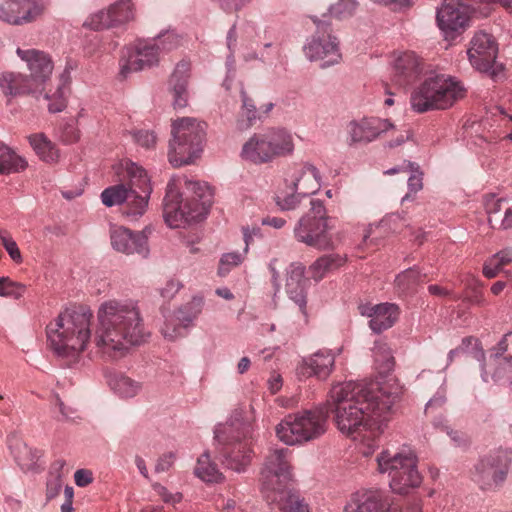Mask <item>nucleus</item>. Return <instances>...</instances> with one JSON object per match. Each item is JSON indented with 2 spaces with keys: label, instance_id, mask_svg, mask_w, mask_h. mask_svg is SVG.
Listing matches in <instances>:
<instances>
[{
  "label": "nucleus",
  "instance_id": "1",
  "mask_svg": "<svg viewBox=\"0 0 512 512\" xmlns=\"http://www.w3.org/2000/svg\"><path fill=\"white\" fill-rule=\"evenodd\" d=\"M96 318L92 342L104 357H122L150 336L134 300H107L99 306ZM46 335L51 351L67 363H74L91 338L90 317L85 313H60L47 325Z\"/></svg>",
  "mask_w": 512,
  "mask_h": 512
},
{
  "label": "nucleus",
  "instance_id": "2",
  "mask_svg": "<svg viewBox=\"0 0 512 512\" xmlns=\"http://www.w3.org/2000/svg\"><path fill=\"white\" fill-rule=\"evenodd\" d=\"M397 397L376 383L348 381L331 388L327 405L339 431L358 442L359 452L368 457L379 446Z\"/></svg>",
  "mask_w": 512,
  "mask_h": 512
},
{
  "label": "nucleus",
  "instance_id": "3",
  "mask_svg": "<svg viewBox=\"0 0 512 512\" xmlns=\"http://www.w3.org/2000/svg\"><path fill=\"white\" fill-rule=\"evenodd\" d=\"M212 205V191L206 183L172 176L163 199V217L171 228L201 221Z\"/></svg>",
  "mask_w": 512,
  "mask_h": 512
},
{
  "label": "nucleus",
  "instance_id": "4",
  "mask_svg": "<svg viewBox=\"0 0 512 512\" xmlns=\"http://www.w3.org/2000/svg\"><path fill=\"white\" fill-rule=\"evenodd\" d=\"M287 448L270 450L261 470V490L268 502L276 503L281 512H310L308 505L288 489L293 474Z\"/></svg>",
  "mask_w": 512,
  "mask_h": 512
},
{
  "label": "nucleus",
  "instance_id": "5",
  "mask_svg": "<svg viewBox=\"0 0 512 512\" xmlns=\"http://www.w3.org/2000/svg\"><path fill=\"white\" fill-rule=\"evenodd\" d=\"M126 172L128 182L104 189L101 201L107 207L124 204L123 215L136 220L147 211L153 188L147 172L137 164H129Z\"/></svg>",
  "mask_w": 512,
  "mask_h": 512
},
{
  "label": "nucleus",
  "instance_id": "6",
  "mask_svg": "<svg viewBox=\"0 0 512 512\" xmlns=\"http://www.w3.org/2000/svg\"><path fill=\"white\" fill-rule=\"evenodd\" d=\"M465 89L454 78L445 74L431 75L412 93L414 111L444 110L463 98Z\"/></svg>",
  "mask_w": 512,
  "mask_h": 512
},
{
  "label": "nucleus",
  "instance_id": "7",
  "mask_svg": "<svg viewBox=\"0 0 512 512\" xmlns=\"http://www.w3.org/2000/svg\"><path fill=\"white\" fill-rule=\"evenodd\" d=\"M249 425L239 419L218 424L214 430L215 440L224 445L222 463L228 469L241 473L250 465L253 451L247 439Z\"/></svg>",
  "mask_w": 512,
  "mask_h": 512
},
{
  "label": "nucleus",
  "instance_id": "8",
  "mask_svg": "<svg viewBox=\"0 0 512 512\" xmlns=\"http://www.w3.org/2000/svg\"><path fill=\"white\" fill-rule=\"evenodd\" d=\"M378 471L387 474L394 493L408 494L420 486L422 477L417 469V457L411 449L382 451L376 458Z\"/></svg>",
  "mask_w": 512,
  "mask_h": 512
},
{
  "label": "nucleus",
  "instance_id": "9",
  "mask_svg": "<svg viewBox=\"0 0 512 512\" xmlns=\"http://www.w3.org/2000/svg\"><path fill=\"white\" fill-rule=\"evenodd\" d=\"M204 137V123L190 117L174 120L168 152L170 164L173 167L191 164L202 152Z\"/></svg>",
  "mask_w": 512,
  "mask_h": 512
},
{
  "label": "nucleus",
  "instance_id": "10",
  "mask_svg": "<svg viewBox=\"0 0 512 512\" xmlns=\"http://www.w3.org/2000/svg\"><path fill=\"white\" fill-rule=\"evenodd\" d=\"M327 419L328 410L323 408L289 414L276 426V435L286 445L309 442L326 432Z\"/></svg>",
  "mask_w": 512,
  "mask_h": 512
},
{
  "label": "nucleus",
  "instance_id": "11",
  "mask_svg": "<svg viewBox=\"0 0 512 512\" xmlns=\"http://www.w3.org/2000/svg\"><path fill=\"white\" fill-rule=\"evenodd\" d=\"M328 215L323 202L310 200V209L296 223L293 233L298 242L318 250L333 249V241L328 234Z\"/></svg>",
  "mask_w": 512,
  "mask_h": 512
},
{
  "label": "nucleus",
  "instance_id": "12",
  "mask_svg": "<svg viewBox=\"0 0 512 512\" xmlns=\"http://www.w3.org/2000/svg\"><path fill=\"white\" fill-rule=\"evenodd\" d=\"M316 24V32L304 46V53L308 60H324L322 67H328L338 63L341 59L339 52V42L331 34L330 24L321 21L316 17L312 18Z\"/></svg>",
  "mask_w": 512,
  "mask_h": 512
},
{
  "label": "nucleus",
  "instance_id": "13",
  "mask_svg": "<svg viewBox=\"0 0 512 512\" xmlns=\"http://www.w3.org/2000/svg\"><path fill=\"white\" fill-rule=\"evenodd\" d=\"M132 0H118L88 16L83 26L94 31L124 29L135 20Z\"/></svg>",
  "mask_w": 512,
  "mask_h": 512
},
{
  "label": "nucleus",
  "instance_id": "14",
  "mask_svg": "<svg viewBox=\"0 0 512 512\" xmlns=\"http://www.w3.org/2000/svg\"><path fill=\"white\" fill-rule=\"evenodd\" d=\"M48 11L46 0H3L0 21L11 26H25L44 18Z\"/></svg>",
  "mask_w": 512,
  "mask_h": 512
},
{
  "label": "nucleus",
  "instance_id": "15",
  "mask_svg": "<svg viewBox=\"0 0 512 512\" xmlns=\"http://www.w3.org/2000/svg\"><path fill=\"white\" fill-rule=\"evenodd\" d=\"M160 61L157 44L152 40H138L121 51L120 74L123 77L157 66Z\"/></svg>",
  "mask_w": 512,
  "mask_h": 512
},
{
  "label": "nucleus",
  "instance_id": "16",
  "mask_svg": "<svg viewBox=\"0 0 512 512\" xmlns=\"http://www.w3.org/2000/svg\"><path fill=\"white\" fill-rule=\"evenodd\" d=\"M509 463L500 455L481 459L475 466L473 481L483 491L499 489L507 478Z\"/></svg>",
  "mask_w": 512,
  "mask_h": 512
},
{
  "label": "nucleus",
  "instance_id": "17",
  "mask_svg": "<svg viewBox=\"0 0 512 512\" xmlns=\"http://www.w3.org/2000/svg\"><path fill=\"white\" fill-rule=\"evenodd\" d=\"M470 64L478 71L496 76L494 65L496 62L498 47L492 35L478 32L470 41L467 51Z\"/></svg>",
  "mask_w": 512,
  "mask_h": 512
},
{
  "label": "nucleus",
  "instance_id": "18",
  "mask_svg": "<svg viewBox=\"0 0 512 512\" xmlns=\"http://www.w3.org/2000/svg\"><path fill=\"white\" fill-rule=\"evenodd\" d=\"M349 145L368 144L389 132H395L396 127L389 119L379 117H363L352 120L348 124Z\"/></svg>",
  "mask_w": 512,
  "mask_h": 512
},
{
  "label": "nucleus",
  "instance_id": "19",
  "mask_svg": "<svg viewBox=\"0 0 512 512\" xmlns=\"http://www.w3.org/2000/svg\"><path fill=\"white\" fill-rule=\"evenodd\" d=\"M21 60L27 63L30 74L29 80L42 93L45 89V83L50 78L53 71V62L51 57L44 51L36 49H21L16 51Z\"/></svg>",
  "mask_w": 512,
  "mask_h": 512
},
{
  "label": "nucleus",
  "instance_id": "20",
  "mask_svg": "<svg viewBox=\"0 0 512 512\" xmlns=\"http://www.w3.org/2000/svg\"><path fill=\"white\" fill-rule=\"evenodd\" d=\"M436 18L446 39H454L456 33L463 30L469 20L465 7L458 0H444Z\"/></svg>",
  "mask_w": 512,
  "mask_h": 512
},
{
  "label": "nucleus",
  "instance_id": "21",
  "mask_svg": "<svg viewBox=\"0 0 512 512\" xmlns=\"http://www.w3.org/2000/svg\"><path fill=\"white\" fill-rule=\"evenodd\" d=\"M474 357L481 363V379L485 383L499 384L512 381V358H489L485 361V353L479 343H476Z\"/></svg>",
  "mask_w": 512,
  "mask_h": 512
},
{
  "label": "nucleus",
  "instance_id": "22",
  "mask_svg": "<svg viewBox=\"0 0 512 512\" xmlns=\"http://www.w3.org/2000/svg\"><path fill=\"white\" fill-rule=\"evenodd\" d=\"M360 314L370 318L369 327L375 333H381L391 328L397 321L400 310L394 303L376 305L364 304L359 307Z\"/></svg>",
  "mask_w": 512,
  "mask_h": 512
},
{
  "label": "nucleus",
  "instance_id": "23",
  "mask_svg": "<svg viewBox=\"0 0 512 512\" xmlns=\"http://www.w3.org/2000/svg\"><path fill=\"white\" fill-rule=\"evenodd\" d=\"M334 364V353L329 349H320L302 359L297 367V373L302 377L314 376L320 380H325L333 371Z\"/></svg>",
  "mask_w": 512,
  "mask_h": 512
},
{
  "label": "nucleus",
  "instance_id": "24",
  "mask_svg": "<svg viewBox=\"0 0 512 512\" xmlns=\"http://www.w3.org/2000/svg\"><path fill=\"white\" fill-rule=\"evenodd\" d=\"M305 267L300 262H293L287 271L286 292L289 298L298 305L301 313L307 317L308 279L304 275Z\"/></svg>",
  "mask_w": 512,
  "mask_h": 512
},
{
  "label": "nucleus",
  "instance_id": "25",
  "mask_svg": "<svg viewBox=\"0 0 512 512\" xmlns=\"http://www.w3.org/2000/svg\"><path fill=\"white\" fill-rule=\"evenodd\" d=\"M111 244L113 248L124 254H147V237L142 232L134 233L124 227L111 230Z\"/></svg>",
  "mask_w": 512,
  "mask_h": 512
},
{
  "label": "nucleus",
  "instance_id": "26",
  "mask_svg": "<svg viewBox=\"0 0 512 512\" xmlns=\"http://www.w3.org/2000/svg\"><path fill=\"white\" fill-rule=\"evenodd\" d=\"M386 501L379 490L357 491L351 495L344 512H383Z\"/></svg>",
  "mask_w": 512,
  "mask_h": 512
},
{
  "label": "nucleus",
  "instance_id": "27",
  "mask_svg": "<svg viewBox=\"0 0 512 512\" xmlns=\"http://www.w3.org/2000/svg\"><path fill=\"white\" fill-rule=\"evenodd\" d=\"M191 65L189 61L181 60L177 63L169 80V89L173 95L174 108H184L188 103V80Z\"/></svg>",
  "mask_w": 512,
  "mask_h": 512
},
{
  "label": "nucleus",
  "instance_id": "28",
  "mask_svg": "<svg viewBox=\"0 0 512 512\" xmlns=\"http://www.w3.org/2000/svg\"><path fill=\"white\" fill-rule=\"evenodd\" d=\"M0 89L6 97L10 98L29 94L37 97L41 94L27 75L17 72L1 73Z\"/></svg>",
  "mask_w": 512,
  "mask_h": 512
},
{
  "label": "nucleus",
  "instance_id": "29",
  "mask_svg": "<svg viewBox=\"0 0 512 512\" xmlns=\"http://www.w3.org/2000/svg\"><path fill=\"white\" fill-rule=\"evenodd\" d=\"M422 72L421 62L413 52H404L395 61L393 81L399 86L414 82Z\"/></svg>",
  "mask_w": 512,
  "mask_h": 512
},
{
  "label": "nucleus",
  "instance_id": "30",
  "mask_svg": "<svg viewBox=\"0 0 512 512\" xmlns=\"http://www.w3.org/2000/svg\"><path fill=\"white\" fill-rule=\"evenodd\" d=\"M318 170L312 165H306L293 176L290 189L303 198L315 193L320 186Z\"/></svg>",
  "mask_w": 512,
  "mask_h": 512
},
{
  "label": "nucleus",
  "instance_id": "31",
  "mask_svg": "<svg viewBox=\"0 0 512 512\" xmlns=\"http://www.w3.org/2000/svg\"><path fill=\"white\" fill-rule=\"evenodd\" d=\"M266 137L263 134H254L242 148L241 156L250 162L261 164L274 159Z\"/></svg>",
  "mask_w": 512,
  "mask_h": 512
},
{
  "label": "nucleus",
  "instance_id": "32",
  "mask_svg": "<svg viewBox=\"0 0 512 512\" xmlns=\"http://www.w3.org/2000/svg\"><path fill=\"white\" fill-rule=\"evenodd\" d=\"M398 219H401L399 215H391L378 224L369 225L363 233L361 247L365 249L367 253L376 252L390 224L395 223Z\"/></svg>",
  "mask_w": 512,
  "mask_h": 512
},
{
  "label": "nucleus",
  "instance_id": "33",
  "mask_svg": "<svg viewBox=\"0 0 512 512\" xmlns=\"http://www.w3.org/2000/svg\"><path fill=\"white\" fill-rule=\"evenodd\" d=\"M274 158L289 155L294 150L292 135L285 129H271L264 133Z\"/></svg>",
  "mask_w": 512,
  "mask_h": 512
},
{
  "label": "nucleus",
  "instance_id": "34",
  "mask_svg": "<svg viewBox=\"0 0 512 512\" xmlns=\"http://www.w3.org/2000/svg\"><path fill=\"white\" fill-rule=\"evenodd\" d=\"M107 382L111 390L120 398H133L142 389L140 382L123 374H110Z\"/></svg>",
  "mask_w": 512,
  "mask_h": 512
},
{
  "label": "nucleus",
  "instance_id": "35",
  "mask_svg": "<svg viewBox=\"0 0 512 512\" xmlns=\"http://www.w3.org/2000/svg\"><path fill=\"white\" fill-rule=\"evenodd\" d=\"M11 452L23 471H32L37 465L40 452L29 447L26 443L17 440L10 446Z\"/></svg>",
  "mask_w": 512,
  "mask_h": 512
},
{
  "label": "nucleus",
  "instance_id": "36",
  "mask_svg": "<svg viewBox=\"0 0 512 512\" xmlns=\"http://www.w3.org/2000/svg\"><path fill=\"white\" fill-rule=\"evenodd\" d=\"M28 139L33 150L42 161L54 163L58 160V149L43 133L30 135Z\"/></svg>",
  "mask_w": 512,
  "mask_h": 512
},
{
  "label": "nucleus",
  "instance_id": "37",
  "mask_svg": "<svg viewBox=\"0 0 512 512\" xmlns=\"http://www.w3.org/2000/svg\"><path fill=\"white\" fill-rule=\"evenodd\" d=\"M27 167V161L0 142V175L17 173Z\"/></svg>",
  "mask_w": 512,
  "mask_h": 512
},
{
  "label": "nucleus",
  "instance_id": "38",
  "mask_svg": "<svg viewBox=\"0 0 512 512\" xmlns=\"http://www.w3.org/2000/svg\"><path fill=\"white\" fill-rule=\"evenodd\" d=\"M194 473L199 479L207 483H217L223 479L217 465L211 461L209 452H204L197 459Z\"/></svg>",
  "mask_w": 512,
  "mask_h": 512
},
{
  "label": "nucleus",
  "instance_id": "39",
  "mask_svg": "<svg viewBox=\"0 0 512 512\" xmlns=\"http://www.w3.org/2000/svg\"><path fill=\"white\" fill-rule=\"evenodd\" d=\"M203 305V297L194 296L190 302L181 306L173 313L175 321L181 323L183 327L189 328L202 312Z\"/></svg>",
  "mask_w": 512,
  "mask_h": 512
},
{
  "label": "nucleus",
  "instance_id": "40",
  "mask_svg": "<svg viewBox=\"0 0 512 512\" xmlns=\"http://www.w3.org/2000/svg\"><path fill=\"white\" fill-rule=\"evenodd\" d=\"M240 97L242 106L240 117L237 121V127L239 130H247L254 125L257 119H259V114L254 100L248 95L244 88H241Z\"/></svg>",
  "mask_w": 512,
  "mask_h": 512
},
{
  "label": "nucleus",
  "instance_id": "41",
  "mask_svg": "<svg viewBox=\"0 0 512 512\" xmlns=\"http://www.w3.org/2000/svg\"><path fill=\"white\" fill-rule=\"evenodd\" d=\"M376 369L381 374L389 373L394 367V357L389 346L382 341H376L372 349Z\"/></svg>",
  "mask_w": 512,
  "mask_h": 512
},
{
  "label": "nucleus",
  "instance_id": "42",
  "mask_svg": "<svg viewBox=\"0 0 512 512\" xmlns=\"http://www.w3.org/2000/svg\"><path fill=\"white\" fill-rule=\"evenodd\" d=\"M152 41L154 44H157L160 54L171 52L179 48L182 45L183 38L174 30H166L158 34Z\"/></svg>",
  "mask_w": 512,
  "mask_h": 512
},
{
  "label": "nucleus",
  "instance_id": "43",
  "mask_svg": "<svg viewBox=\"0 0 512 512\" xmlns=\"http://www.w3.org/2000/svg\"><path fill=\"white\" fill-rule=\"evenodd\" d=\"M419 280V271L415 268H408L396 276L395 286L400 294H408L414 291Z\"/></svg>",
  "mask_w": 512,
  "mask_h": 512
},
{
  "label": "nucleus",
  "instance_id": "44",
  "mask_svg": "<svg viewBox=\"0 0 512 512\" xmlns=\"http://www.w3.org/2000/svg\"><path fill=\"white\" fill-rule=\"evenodd\" d=\"M68 87L65 82L58 84L56 91L53 94L45 93V99L49 101L48 110L51 113H58L63 111L67 106L66 94Z\"/></svg>",
  "mask_w": 512,
  "mask_h": 512
},
{
  "label": "nucleus",
  "instance_id": "45",
  "mask_svg": "<svg viewBox=\"0 0 512 512\" xmlns=\"http://www.w3.org/2000/svg\"><path fill=\"white\" fill-rule=\"evenodd\" d=\"M346 258H317L310 266L311 276L316 280L324 277L325 273L333 267L342 265Z\"/></svg>",
  "mask_w": 512,
  "mask_h": 512
},
{
  "label": "nucleus",
  "instance_id": "46",
  "mask_svg": "<svg viewBox=\"0 0 512 512\" xmlns=\"http://www.w3.org/2000/svg\"><path fill=\"white\" fill-rule=\"evenodd\" d=\"M287 191H279L275 196V203L282 211H289L296 209L304 199L298 193L290 189V185L287 186Z\"/></svg>",
  "mask_w": 512,
  "mask_h": 512
},
{
  "label": "nucleus",
  "instance_id": "47",
  "mask_svg": "<svg viewBox=\"0 0 512 512\" xmlns=\"http://www.w3.org/2000/svg\"><path fill=\"white\" fill-rule=\"evenodd\" d=\"M186 327H183L181 323L175 321L174 315L171 318H167L163 327L161 328V333L165 339L170 341L176 340L180 337L186 335Z\"/></svg>",
  "mask_w": 512,
  "mask_h": 512
},
{
  "label": "nucleus",
  "instance_id": "48",
  "mask_svg": "<svg viewBox=\"0 0 512 512\" xmlns=\"http://www.w3.org/2000/svg\"><path fill=\"white\" fill-rule=\"evenodd\" d=\"M357 8L355 0H339L329 9L330 14L336 18H345L351 16Z\"/></svg>",
  "mask_w": 512,
  "mask_h": 512
},
{
  "label": "nucleus",
  "instance_id": "49",
  "mask_svg": "<svg viewBox=\"0 0 512 512\" xmlns=\"http://www.w3.org/2000/svg\"><path fill=\"white\" fill-rule=\"evenodd\" d=\"M24 293V287L7 277H0V296L20 298Z\"/></svg>",
  "mask_w": 512,
  "mask_h": 512
},
{
  "label": "nucleus",
  "instance_id": "50",
  "mask_svg": "<svg viewBox=\"0 0 512 512\" xmlns=\"http://www.w3.org/2000/svg\"><path fill=\"white\" fill-rule=\"evenodd\" d=\"M130 135L136 144L146 149L153 148L157 142V136L154 131L134 130L130 132Z\"/></svg>",
  "mask_w": 512,
  "mask_h": 512
},
{
  "label": "nucleus",
  "instance_id": "51",
  "mask_svg": "<svg viewBox=\"0 0 512 512\" xmlns=\"http://www.w3.org/2000/svg\"><path fill=\"white\" fill-rule=\"evenodd\" d=\"M511 261L512 258H491L483 265V275L487 278H494L502 271L503 267Z\"/></svg>",
  "mask_w": 512,
  "mask_h": 512
},
{
  "label": "nucleus",
  "instance_id": "52",
  "mask_svg": "<svg viewBox=\"0 0 512 512\" xmlns=\"http://www.w3.org/2000/svg\"><path fill=\"white\" fill-rule=\"evenodd\" d=\"M503 199L491 197L486 201V212L488 214V222L492 228H496L499 217L497 216L502 209Z\"/></svg>",
  "mask_w": 512,
  "mask_h": 512
},
{
  "label": "nucleus",
  "instance_id": "53",
  "mask_svg": "<svg viewBox=\"0 0 512 512\" xmlns=\"http://www.w3.org/2000/svg\"><path fill=\"white\" fill-rule=\"evenodd\" d=\"M446 401V389L444 387H440L433 397L427 402L425 406L426 414L442 409L446 404Z\"/></svg>",
  "mask_w": 512,
  "mask_h": 512
},
{
  "label": "nucleus",
  "instance_id": "54",
  "mask_svg": "<svg viewBox=\"0 0 512 512\" xmlns=\"http://www.w3.org/2000/svg\"><path fill=\"white\" fill-rule=\"evenodd\" d=\"M153 490L156 492V494L158 496H160L162 498V500L165 503L176 504L182 500L181 493H179V492L171 493L168 491V489L165 486H163L159 483L153 484Z\"/></svg>",
  "mask_w": 512,
  "mask_h": 512
},
{
  "label": "nucleus",
  "instance_id": "55",
  "mask_svg": "<svg viewBox=\"0 0 512 512\" xmlns=\"http://www.w3.org/2000/svg\"><path fill=\"white\" fill-rule=\"evenodd\" d=\"M0 243L5 247L9 256H20L17 243L12 239L8 232L0 231Z\"/></svg>",
  "mask_w": 512,
  "mask_h": 512
},
{
  "label": "nucleus",
  "instance_id": "56",
  "mask_svg": "<svg viewBox=\"0 0 512 512\" xmlns=\"http://www.w3.org/2000/svg\"><path fill=\"white\" fill-rule=\"evenodd\" d=\"M62 489V479L61 475L57 473L50 480L47 481L46 485V496L48 499H53L57 495H59Z\"/></svg>",
  "mask_w": 512,
  "mask_h": 512
},
{
  "label": "nucleus",
  "instance_id": "57",
  "mask_svg": "<svg viewBox=\"0 0 512 512\" xmlns=\"http://www.w3.org/2000/svg\"><path fill=\"white\" fill-rule=\"evenodd\" d=\"M182 284L175 279H170L165 286L160 289V295L167 300L172 299L181 289Z\"/></svg>",
  "mask_w": 512,
  "mask_h": 512
},
{
  "label": "nucleus",
  "instance_id": "58",
  "mask_svg": "<svg viewBox=\"0 0 512 512\" xmlns=\"http://www.w3.org/2000/svg\"><path fill=\"white\" fill-rule=\"evenodd\" d=\"M231 259H232V261L230 260V258H221L220 259V263H219V267H218V275L220 277H225L233 267H236L241 264V258H231Z\"/></svg>",
  "mask_w": 512,
  "mask_h": 512
},
{
  "label": "nucleus",
  "instance_id": "59",
  "mask_svg": "<svg viewBox=\"0 0 512 512\" xmlns=\"http://www.w3.org/2000/svg\"><path fill=\"white\" fill-rule=\"evenodd\" d=\"M175 460V455L172 452H169L167 454H164L161 456L156 465H155V471L157 473L166 472L170 469V467L173 465Z\"/></svg>",
  "mask_w": 512,
  "mask_h": 512
},
{
  "label": "nucleus",
  "instance_id": "60",
  "mask_svg": "<svg viewBox=\"0 0 512 512\" xmlns=\"http://www.w3.org/2000/svg\"><path fill=\"white\" fill-rule=\"evenodd\" d=\"M460 282L464 284L466 289L470 290L471 292H477L483 287V283L470 273L463 275L460 279Z\"/></svg>",
  "mask_w": 512,
  "mask_h": 512
},
{
  "label": "nucleus",
  "instance_id": "61",
  "mask_svg": "<svg viewBox=\"0 0 512 512\" xmlns=\"http://www.w3.org/2000/svg\"><path fill=\"white\" fill-rule=\"evenodd\" d=\"M74 481L77 486L85 487L93 481L92 472L86 469H78L74 473Z\"/></svg>",
  "mask_w": 512,
  "mask_h": 512
},
{
  "label": "nucleus",
  "instance_id": "62",
  "mask_svg": "<svg viewBox=\"0 0 512 512\" xmlns=\"http://www.w3.org/2000/svg\"><path fill=\"white\" fill-rule=\"evenodd\" d=\"M383 512H421V508L418 504H409L403 507L390 505L388 501H386Z\"/></svg>",
  "mask_w": 512,
  "mask_h": 512
},
{
  "label": "nucleus",
  "instance_id": "63",
  "mask_svg": "<svg viewBox=\"0 0 512 512\" xmlns=\"http://www.w3.org/2000/svg\"><path fill=\"white\" fill-rule=\"evenodd\" d=\"M507 336L508 334H505L501 338L497 345L492 349V353L489 358H506L504 354L508 349Z\"/></svg>",
  "mask_w": 512,
  "mask_h": 512
},
{
  "label": "nucleus",
  "instance_id": "64",
  "mask_svg": "<svg viewBox=\"0 0 512 512\" xmlns=\"http://www.w3.org/2000/svg\"><path fill=\"white\" fill-rule=\"evenodd\" d=\"M423 187L422 176L418 171H414L408 179V188L410 192L417 193Z\"/></svg>",
  "mask_w": 512,
  "mask_h": 512
}]
</instances>
